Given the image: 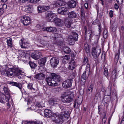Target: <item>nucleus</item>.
Here are the masks:
<instances>
[{"label": "nucleus", "mask_w": 124, "mask_h": 124, "mask_svg": "<svg viewBox=\"0 0 124 124\" xmlns=\"http://www.w3.org/2000/svg\"><path fill=\"white\" fill-rule=\"evenodd\" d=\"M51 76L47 78L46 82L48 85L52 86H57L58 83L61 80L60 76L54 73L51 74Z\"/></svg>", "instance_id": "f257e3e1"}, {"label": "nucleus", "mask_w": 124, "mask_h": 124, "mask_svg": "<svg viewBox=\"0 0 124 124\" xmlns=\"http://www.w3.org/2000/svg\"><path fill=\"white\" fill-rule=\"evenodd\" d=\"M22 72V70L18 68L9 69L7 71V76L11 78L17 76L18 77V78L20 79L23 76Z\"/></svg>", "instance_id": "f03ea898"}, {"label": "nucleus", "mask_w": 124, "mask_h": 124, "mask_svg": "<svg viewBox=\"0 0 124 124\" xmlns=\"http://www.w3.org/2000/svg\"><path fill=\"white\" fill-rule=\"evenodd\" d=\"M73 93L70 91L63 93L61 96L62 101L64 103L70 102L73 100Z\"/></svg>", "instance_id": "7ed1b4c3"}, {"label": "nucleus", "mask_w": 124, "mask_h": 124, "mask_svg": "<svg viewBox=\"0 0 124 124\" xmlns=\"http://www.w3.org/2000/svg\"><path fill=\"white\" fill-rule=\"evenodd\" d=\"M69 114L70 112L66 111L64 112H62L60 115L55 114L56 116L54 117V120L55 123L61 124L63 122L64 117H66V116L69 115Z\"/></svg>", "instance_id": "20e7f679"}, {"label": "nucleus", "mask_w": 124, "mask_h": 124, "mask_svg": "<svg viewBox=\"0 0 124 124\" xmlns=\"http://www.w3.org/2000/svg\"><path fill=\"white\" fill-rule=\"evenodd\" d=\"M69 32V35L67 39V41L70 45H73L74 44L75 42L77 41L78 35L75 32L70 31Z\"/></svg>", "instance_id": "39448f33"}, {"label": "nucleus", "mask_w": 124, "mask_h": 124, "mask_svg": "<svg viewBox=\"0 0 124 124\" xmlns=\"http://www.w3.org/2000/svg\"><path fill=\"white\" fill-rule=\"evenodd\" d=\"M92 51V55L95 59L98 57L101 52V48L99 46H97L96 47H93Z\"/></svg>", "instance_id": "423d86ee"}, {"label": "nucleus", "mask_w": 124, "mask_h": 124, "mask_svg": "<svg viewBox=\"0 0 124 124\" xmlns=\"http://www.w3.org/2000/svg\"><path fill=\"white\" fill-rule=\"evenodd\" d=\"M47 21L48 22L54 21L55 19L57 18L56 15L53 12H49L46 16Z\"/></svg>", "instance_id": "0eeeda50"}, {"label": "nucleus", "mask_w": 124, "mask_h": 124, "mask_svg": "<svg viewBox=\"0 0 124 124\" xmlns=\"http://www.w3.org/2000/svg\"><path fill=\"white\" fill-rule=\"evenodd\" d=\"M59 59L56 57H53L50 60V63L52 66L54 68L56 67L59 63Z\"/></svg>", "instance_id": "6e6552de"}, {"label": "nucleus", "mask_w": 124, "mask_h": 124, "mask_svg": "<svg viewBox=\"0 0 124 124\" xmlns=\"http://www.w3.org/2000/svg\"><path fill=\"white\" fill-rule=\"evenodd\" d=\"M19 43L22 48H25L29 44V42L28 39H23L19 41Z\"/></svg>", "instance_id": "1a4fd4ad"}, {"label": "nucleus", "mask_w": 124, "mask_h": 124, "mask_svg": "<svg viewBox=\"0 0 124 124\" xmlns=\"http://www.w3.org/2000/svg\"><path fill=\"white\" fill-rule=\"evenodd\" d=\"M51 7H52L51 5L50 6H39L37 7L38 11L39 13H41L49 9Z\"/></svg>", "instance_id": "9d476101"}, {"label": "nucleus", "mask_w": 124, "mask_h": 124, "mask_svg": "<svg viewBox=\"0 0 124 124\" xmlns=\"http://www.w3.org/2000/svg\"><path fill=\"white\" fill-rule=\"evenodd\" d=\"M21 22L24 25H29L31 22L30 18L26 16H24L21 20Z\"/></svg>", "instance_id": "9b49d317"}, {"label": "nucleus", "mask_w": 124, "mask_h": 124, "mask_svg": "<svg viewBox=\"0 0 124 124\" xmlns=\"http://www.w3.org/2000/svg\"><path fill=\"white\" fill-rule=\"evenodd\" d=\"M72 80L70 79L65 80L62 83V86L64 88H67L70 87L72 85Z\"/></svg>", "instance_id": "f8f14e48"}, {"label": "nucleus", "mask_w": 124, "mask_h": 124, "mask_svg": "<svg viewBox=\"0 0 124 124\" xmlns=\"http://www.w3.org/2000/svg\"><path fill=\"white\" fill-rule=\"evenodd\" d=\"M44 111V115L47 117H53L56 116L55 114L52 113L51 110L49 109H45Z\"/></svg>", "instance_id": "ddd939ff"}, {"label": "nucleus", "mask_w": 124, "mask_h": 124, "mask_svg": "<svg viewBox=\"0 0 124 124\" xmlns=\"http://www.w3.org/2000/svg\"><path fill=\"white\" fill-rule=\"evenodd\" d=\"M68 8L64 7H61L58 9V13L63 15H66L67 14Z\"/></svg>", "instance_id": "4468645a"}, {"label": "nucleus", "mask_w": 124, "mask_h": 124, "mask_svg": "<svg viewBox=\"0 0 124 124\" xmlns=\"http://www.w3.org/2000/svg\"><path fill=\"white\" fill-rule=\"evenodd\" d=\"M54 22L56 25L57 26H62L64 24V23L62 20L57 18L55 19Z\"/></svg>", "instance_id": "2eb2a0df"}, {"label": "nucleus", "mask_w": 124, "mask_h": 124, "mask_svg": "<svg viewBox=\"0 0 124 124\" xmlns=\"http://www.w3.org/2000/svg\"><path fill=\"white\" fill-rule=\"evenodd\" d=\"M42 30L47 32H55L57 30L56 28L53 27H44L42 29Z\"/></svg>", "instance_id": "dca6fc26"}, {"label": "nucleus", "mask_w": 124, "mask_h": 124, "mask_svg": "<svg viewBox=\"0 0 124 124\" xmlns=\"http://www.w3.org/2000/svg\"><path fill=\"white\" fill-rule=\"evenodd\" d=\"M64 1H60L57 2L54 4H53L51 5V6H52V5H53V7H59L60 6H65V5L66 4V3Z\"/></svg>", "instance_id": "f3484780"}, {"label": "nucleus", "mask_w": 124, "mask_h": 124, "mask_svg": "<svg viewBox=\"0 0 124 124\" xmlns=\"http://www.w3.org/2000/svg\"><path fill=\"white\" fill-rule=\"evenodd\" d=\"M41 54L40 52H35L32 54L31 57L34 59L37 60L40 58Z\"/></svg>", "instance_id": "a211bd4d"}, {"label": "nucleus", "mask_w": 124, "mask_h": 124, "mask_svg": "<svg viewBox=\"0 0 124 124\" xmlns=\"http://www.w3.org/2000/svg\"><path fill=\"white\" fill-rule=\"evenodd\" d=\"M9 84L13 86L18 87L20 89H22V86L21 84L13 81H10L9 83Z\"/></svg>", "instance_id": "6ab92c4d"}, {"label": "nucleus", "mask_w": 124, "mask_h": 124, "mask_svg": "<svg viewBox=\"0 0 124 124\" xmlns=\"http://www.w3.org/2000/svg\"><path fill=\"white\" fill-rule=\"evenodd\" d=\"M68 17L71 18H74L76 17L77 16L76 12L74 11H72L68 13Z\"/></svg>", "instance_id": "aec40b11"}, {"label": "nucleus", "mask_w": 124, "mask_h": 124, "mask_svg": "<svg viewBox=\"0 0 124 124\" xmlns=\"http://www.w3.org/2000/svg\"><path fill=\"white\" fill-rule=\"evenodd\" d=\"M116 74L117 71L116 69H115L112 71L111 77V78L112 79L113 81L114 82L115 81V79L116 78Z\"/></svg>", "instance_id": "412c9836"}, {"label": "nucleus", "mask_w": 124, "mask_h": 124, "mask_svg": "<svg viewBox=\"0 0 124 124\" xmlns=\"http://www.w3.org/2000/svg\"><path fill=\"white\" fill-rule=\"evenodd\" d=\"M76 5V2L73 0H71L68 4V6L71 8H74Z\"/></svg>", "instance_id": "4be33fe9"}, {"label": "nucleus", "mask_w": 124, "mask_h": 124, "mask_svg": "<svg viewBox=\"0 0 124 124\" xmlns=\"http://www.w3.org/2000/svg\"><path fill=\"white\" fill-rule=\"evenodd\" d=\"M35 78L36 79L39 80H42L45 78V76L44 74L40 73L37 75L35 76Z\"/></svg>", "instance_id": "5701e85b"}, {"label": "nucleus", "mask_w": 124, "mask_h": 124, "mask_svg": "<svg viewBox=\"0 0 124 124\" xmlns=\"http://www.w3.org/2000/svg\"><path fill=\"white\" fill-rule=\"evenodd\" d=\"M46 61V59L45 58H43L39 61V63L40 65L42 66L44 65Z\"/></svg>", "instance_id": "b1692460"}, {"label": "nucleus", "mask_w": 124, "mask_h": 124, "mask_svg": "<svg viewBox=\"0 0 124 124\" xmlns=\"http://www.w3.org/2000/svg\"><path fill=\"white\" fill-rule=\"evenodd\" d=\"M32 84L30 83L28 84L27 85L28 88L31 90L32 92L35 93L36 90L35 88L32 87Z\"/></svg>", "instance_id": "393cba45"}, {"label": "nucleus", "mask_w": 124, "mask_h": 124, "mask_svg": "<svg viewBox=\"0 0 124 124\" xmlns=\"http://www.w3.org/2000/svg\"><path fill=\"white\" fill-rule=\"evenodd\" d=\"M71 23L72 22L71 21L68 19L66 20L64 23V24H65L66 26L68 28L70 27Z\"/></svg>", "instance_id": "a878e982"}, {"label": "nucleus", "mask_w": 124, "mask_h": 124, "mask_svg": "<svg viewBox=\"0 0 124 124\" xmlns=\"http://www.w3.org/2000/svg\"><path fill=\"white\" fill-rule=\"evenodd\" d=\"M7 44L8 46L11 47H12V39L11 38L7 39Z\"/></svg>", "instance_id": "bb28decb"}, {"label": "nucleus", "mask_w": 124, "mask_h": 124, "mask_svg": "<svg viewBox=\"0 0 124 124\" xmlns=\"http://www.w3.org/2000/svg\"><path fill=\"white\" fill-rule=\"evenodd\" d=\"M89 72L88 74H87L86 72V71L85 70V72L83 73L82 77V78L83 80H86L88 78V76L89 74Z\"/></svg>", "instance_id": "cd10ccee"}, {"label": "nucleus", "mask_w": 124, "mask_h": 124, "mask_svg": "<svg viewBox=\"0 0 124 124\" xmlns=\"http://www.w3.org/2000/svg\"><path fill=\"white\" fill-rule=\"evenodd\" d=\"M84 48L87 53H88L89 52L90 49L89 45L87 43H85Z\"/></svg>", "instance_id": "c85d7f7f"}, {"label": "nucleus", "mask_w": 124, "mask_h": 124, "mask_svg": "<svg viewBox=\"0 0 124 124\" xmlns=\"http://www.w3.org/2000/svg\"><path fill=\"white\" fill-rule=\"evenodd\" d=\"M29 64L32 69H34L36 66L37 65L33 62L31 61H29Z\"/></svg>", "instance_id": "c756f323"}, {"label": "nucleus", "mask_w": 124, "mask_h": 124, "mask_svg": "<svg viewBox=\"0 0 124 124\" xmlns=\"http://www.w3.org/2000/svg\"><path fill=\"white\" fill-rule=\"evenodd\" d=\"M3 90L4 91L5 93L7 94L8 95L9 94V90L8 88L6 86H5L4 85L2 86Z\"/></svg>", "instance_id": "7c9ffc66"}, {"label": "nucleus", "mask_w": 124, "mask_h": 124, "mask_svg": "<svg viewBox=\"0 0 124 124\" xmlns=\"http://www.w3.org/2000/svg\"><path fill=\"white\" fill-rule=\"evenodd\" d=\"M119 58V54L117 53L115 55V58H114V61L115 63L116 64L118 62V60Z\"/></svg>", "instance_id": "2f4dec72"}, {"label": "nucleus", "mask_w": 124, "mask_h": 124, "mask_svg": "<svg viewBox=\"0 0 124 124\" xmlns=\"http://www.w3.org/2000/svg\"><path fill=\"white\" fill-rule=\"evenodd\" d=\"M0 72L2 75L6 76H7V71L5 69L0 70Z\"/></svg>", "instance_id": "473e14b6"}, {"label": "nucleus", "mask_w": 124, "mask_h": 124, "mask_svg": "<svg viewBox=\"0 0 124 124\" xmlns=\"http://www.w3.org/2000/svg\"><path fill=\"white\" fill-rule=\"evenodd\" d=\"M75 66V64H68V68L70 70H72L74 69Z\"/></svg>", "instance_id": "72a5a7b5"}, {"label": "nucleus", "mask_w": 124, "mask_h": 124, "mask_svg": "<svg viewBox=\"0 0 124 124\" xmlns=\"http://www.w3.org/2000/svg\"><path fill=\"white\" fill-rule=\"evenodd\" d=\"M36 106L38 108H40L43 107H45L44 104L42 102H41L40 103H38L36 104Z\"/></svg>", "instance_id": "f704fd0d"}, {"label": "nucleus", "mask_w": 124, "mask_h": 124, "mask_svg": "<svg viewBox=\"0 0 124 124\" xmlns=\"http://www.w3.org/2000/svg\"><path fill=\"white\" fill-rule=\"evenodd\" d=\"M60 69L62 71H65L66 70V67L64 64H62L60 68Z\"/></svg>", "instance_id": "c9c22d12"}, {"label": "nucleus", "mask_w": 124, "mask_h": 124, "mask_svg": "<svg viewBox=\"0 0 124 124\" xmlns=\"http://www.w3.org/2000/svg\"><path fill=\"white\" fill-rule=\"evenodd\" d=\"M25 11L27 13H29L31 12V8L29 6H26L25 7Z\"/></svg>", "instance_id": "e433bc0d"}, {"label": "nucleus", "mask_w": 124, "mask_h": 124, "mask_svg": "<svg viewBox=\"0 0 124 124\" xmlns=\"http://www.w3.org/2000/svg\"><path fill=\"white\" fill-rule=\"evenodd\" d=\"M108 31L107 30L105 29L103 32V37L105 39H106L108 37Z\"/></svg>", "instance_id": "4c0bfd02"}, {"label": "nucleus", "mask_w": 124, "mask_h": 124, "mask_svg": "<svg viewBox=\"0 0 124 124\" xmlns=\"http://www.w3.org/2000/svg\"><path fill=\"white\" fill-rule=\"evenodd\" d=\"M124 115V112L123 113H121L120 115L119 118H120L121 116V117H122V119L121 120V122L120 123V124H124V116H123Z\"/></svg>", "instance_id": "58836bf2"}, {"label": "nucleus", "mask_w": 124, "mask_h": 124, "mask_svg": "<svg viewBox=\"0 0 124 124\" xmlns=\"http://www.w3.org/2000/svg\"><path fill=\"white\" fill-rule=\"evenodd\" d=\"M75 101H76V102L80 105L82 102V98L78 97L76 100H75Z\"/></svg>", "instance_id": "ea45409f"}, {"label": "nucleus", "mask_w": 124, "mask_h": 124, "mask_svg": "<svg viewBox=\"0 0 124 124\" xmlns=\"http://www.w3.org/2000/svg\"><path fill=\"white\" fill-rule=\"evenodd\" d=\"M89 67L90 65L88 64H87V65L86 69L85 70L86 72L87 73V74H88L89 72H90V68Z\"/></svg>", "instance_id": "a19ab883"}, {"label": "nucleus", "mask_w": 124, "mask_h": 124, "mask_svg": "<svg viewBox=\"0 0 124 124\" xmlns=\"http://www.w3.org/2000/svg\"><path fill=\"white\" fill-rule=\"evenodd\" d=\"M79 105L78 103L76 102V101H75L74 103V108H79Z\"/></svg>", "instance_id": "79ce46f5"}, {"label": "nucleus", "mask_w": 124, "mask_h": 124, "mask_svg": "<svg viewBox=\"0 0 124 124\" xmlns=\"http://www.w3.org/2000/svg\"><path fill=\"white\" fill-rule=\"evenodd\" d=\"M104 75L106 76H108V69L106 68H104Z\"/></svg>", "instance_id": "37998d69"}, {"label": "nucleus", "mask_w": 124, "mask_h": 124, "mask_svg": "<svg viewBox=\"0 0 124 124\" xmlns=\"http://www.w3.org/2000/svg\"><path fill=\"white\" fill-rule=\"evenodd\" d=\"M38 108L36 106V104L35 105H33L31 106V108L32 110H35V111L38 110V109H36L35 108Z\"/></svg>", "instance_id": "c03bdc74"}, {"label": "nucleus", "mask_w": 124, "mask_h": 124, "mask_svg": "<svg viewBox=\"0 0 124 124\" xmlns=\"http://www.w3.org/2000/svg\"><path fill=\"white\" fill-rule=\"evenodd\" d=\"M85 34H88L90 35V36L92 34V31L91 30H89L88 31H87L86 30H85Z\"/></svg>", "instance_id": "a18cd8bd"}, {"label": "nucleus", "mask_w": 124, "mask_h": 124, "mask_svg": "<svg viewBox=\"0 0 124 124\" xmlns=\"http://www.w3.org/2000/svg\"><path fill=\"white\" fill-rule=\"evenodd\" d=\"M88 61V58L86 57H84V59L83 61V63L84 65Z\"/></svg>", "instance_id": "49530a36"}, {"label": "nucleus", "mask_w": 124, "mask_h": 124, "mask_svg": "<svg viewBox=\"0 0 124 124\" xmlns=\"http://www.w3.org/2000/svg\"><path fill=\"white\" fill-rule=\"evenodd\" d=\"M69 59V56L68 55H66L64 57L63 60V61H66L65 60H68Z\"/></svg>", "instance_id": "de8ad7c7"}, {"label": "nucleus", "mask_w": 124, "mask_h": 124, "mask_svg": "<svg viewBox=\"0 0 124 124\" xmlns=\"http://www.w3.org/2000/svg\"><path fill=\"white\" fill-rule=\"evenodd\" d=\"M93 85L91 84L90 86V87L89 88L88 90L89 91H90V92L91 93L92 90H93Z\"/></svg>", "instance_id": "09e8293b"}, {"label": "nucleus", "mask_w": 124, "mask_h": 124, "mask_svg": "<svg viewBox=\"0 0 124 124\" xmlns=\"http://www.w3.org/2000/svg\"><path fill=\"white\" fill-rule=\"evenodd\" d=\"M26 54L24 51H22L20 54V55L22 57H24L26 55Z\"/></svg>", "instance_id": "8fccbe9b"}, {"label": "nucleus", "mask_w": 124, "mask_h": 124, "mask_svg": "<svg viewBox=\"0 0 124 124\" xmlns=\"http://www.w3.org/2000/svg\"><path fill=\"white\" fill-rule=\"evenodd\" d=\"M52 99L54 105H55V104H57L58 100L54 98H52Z\"/></svg>", "instance_id": "3c124183"}, {"label": "nucleus", "mask_w": 124, "mask_h": 124, "mask_svg": "<svg viewBox=\"0 0 124 124\" xmlns=\"http://www.w3.org/2000/svg\"><path fill=\"white\" fill-rule=\"evenodd\" d=\"M124 27L123 26H121V29L120 30V35H121L123 34V33L124 32Z\"/></svg>", "instance_id": "603ef678"}, {"label": "nucleus", "mask_w": 124, "mask_h": 124, "mask_svg": "<svg viewBox=\"0 0 124 124\" xmlns=\"http://www.w3.org/2000/svg\"><path fill=\"white\" fill-rule=\"evenodd\" d=\"M52 100H53L52 98H51L49 101V103L50 105L52 106H54V103L53 101Z\"/></svg>", "instance_id": "864d4df0"}, {"label": "nucleus", "mask_w": 124, "mask_h": 124, "mask_svg": "<svg viewBox=\"0 0 124 124\" xmlns=\"http://www.w3.org/2000/svg\"><path fill=\"white\" fill-rule=\"evenodd\" d=\"M34 122L25 121V124H34Z\"/></svg>", "instance_id": "5fc2aeb1"}, {"label": "nucleus", "mask_w": 124, "mask_h": 124, "mask_svg": "<svg viewBox=\"0 0 124 124\" xmlns=\"http://www.w3.org/2000/svg\"><path fill=\"white\" fill-rule=\"evenodd\" d=\"M5 99L0 97V102L1 103H4L5 102Z\"/></svg>", "instance_id": "6e6d98bb"}, {"label": "nucleus", "mask_w": 124, "mask_h": 124, "mask_svg": "<svg viewBox=\"0 0 124 124\" xmlns=\"http://www.w3.org/2000/svg\"><path fill=\"white\" fill-rule=\"evenodd\" d=\"M98 26L99 27L98 29H99V34H100L101 33V24H99L98 25Z\"/></svg>", "instance_id": "4d7b16f0"}, {"label": "nucleus", "mask_w": 124, "mask_h": 124, "mask_svg": "<svg viewBox=\"0 0 124 124\" xmlns=\"http://www.w3.org/2000/svg\"><path fill=\"white\" fill-rule=\"evenodd\" d=\"M65 106L64 105H59V107L62 110H63L65 108Z\"/></svg>", "instance_id": "13d9d810"}, {"label": "nucleus", "mask_w": 124, "mask_h": 124, "mask_svg": "<svg viewBox=\"0 0 124 124\" xmlns=\"http://www.w3.org/2000/svg\"><path fill=\"white\" fill-rule=\"evenodd\" d=\"M66 49H67V51H65V52L67 53H70V49L69 48H66Z\"/></svg>", "instance_id": "bf43d9fd"}, {"label": "nucleus", "mask_w": 124, "mask_h": 124, "mask_svg": "<svg viewBox=\"0 0 124 124\" xmlns=\"http://www.w3.org/2000/svg\"><path fill=\"white\" fill-rule=\"evenodd\" d=\"M75 64V61L73 59H71L68 64Z\"/></svg>", "instance_id": "052dcab7"}, {"label": "nucleus", "mask_w": 124, "mask_h": 124, "mask_svg": "<svg viewBox=\"0 0 124 124\" xmlns=\"http://www.w3.org/2000/svg\"><path fill=\"white\" fill-rule=\"evenodd\" d=\"M110 17H113V11L112 10H110L109 13Z\"/></svg>", "instance_id": "680f3d73"}, {"label": "nucleus", "mask_w": 124, "mask_h": 124, "mask_svg": "<svg viewBox=\"0 0 124 124\" xmlns=\"http://www.w3.org/2000/svg\"><path fill=\"white\" fill-rule=\"evenodd\" d=\"M118 3L119 4H121L123 2V0H116Z\"/></svg>", "instance_id": "e2e57ef3"}, {"label": "nucleus", "mask_w": 124, "mask_h": 124, "mask_svg": "<svg viewBox=\"0 0 124 124\" xmlns=\"http://www.w3.org/2000/svg\"><path fill=\"white\" fill-rule=\"evenodd\" d=\"M7 101H8V103H7V105L8 106V108H9L10 107V103L9 102V100L10 99V98L9 99V98H7Z\"/></svg>", "instance_id": "0e129e2a"}, {"label": "nucleus", "mask_w": 124, "mask_h": 124, "mask_svg": "<svg viewBox=\"0 0 124 124\" xmlns=\"http://www.w3.org/2000/svg\"><path fill=\"white\" fill-rule=\"evenodd\" d=\"M104 116L103 117V119H102V121H103V120L104 121V122H105L106 121V114L105 113H104Z\"/></svg>", "instance_id": "69168bd1"}, {"label": "nucleus", "mask_w": 124, "mask_h": 124, "mask_svg": "<svg viewBox=\"0 0 124 124\" xmlns=\"http://www.w3.org/2000/svg\"><path fill=\"white\" fill-rule=\"evenodd\" d=\"M114 7L115 9L117 10L119 8L118 5L116 3H115L114 5Z\"/></svg>", "instance_id": "338daca9"}, {"label": "nucleus", "mask_w": 124, "mask_h": 124, "mask_svg": "<svg viewBox=\"0 0 124 124\" xmlns=\"http://www.w3.org/2000/svg\"><path fill=\"white\" fill-rule=\"evenodd\" d=\"M86 80H81V84L83 85H84L85 84Z\"/></svg>", "instance_id": "774afa93"}]
</instances>
